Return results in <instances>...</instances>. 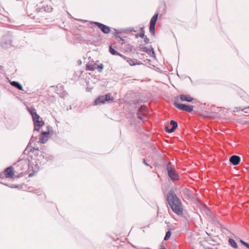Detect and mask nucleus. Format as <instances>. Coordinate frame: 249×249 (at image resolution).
I'll use <instances>...</instances> for the list:
<instances>
[{
    "label": "nucleus",
    "mask_w": 249,
    "mask_h": 249,
    "mask_svg": "<svg viewBox=\"0 0 249 249\" xmlns=\"http://www.w3.org/2000/svg\"><path fill=\"white\" fill-rule=\"evenodd\" d=\"M166 170L168 172V175L172 180H178L179 179V176L173 167L171 162L167 163L166 165Z\"/></svg>",
    "instance_id": "2"
},
{
    "label": "nucleus",
    "mask_w": 249,
    "mask_h": 249,
    "mask_svg": "<svg viewBox=\"0 0 249 249\" xmlns=\"http://www.w3.org/2000/svg\"><path fill=\"white\" fill-rule=\"evenodd\" d=\"M41 11H44L46 12H50L52 11L53 8L51 6L48 5H43L41 9Z\"/></svg>",
    "instance_id": "19"
},
{
    "label": "nucleus",
    "mask_w": 249,
    "mask_h": 249,
    "mask_svg": "<svg viewBox=\"0 0 249 249\" xmlns=\"http://www.w3.org/2000/svg\"><path fill=\"white\" fill-rule=\"evenodd\" d=\"M167 200L172 211L178 215H182L183 208L181 202L173 191H170L167 194Z\"/></svg>",
    "instance_id": "1"
},
{
    "label": "nucleus",
    "mask_w": 249,
    "mask_h": 249,
    "mask_svg": "<svg viewBox=\"0 0 249 249\" xmlns=\"http://www.w3.org/2000/svg\"><path fill=\"white\" fill-rule=\"evenodd\" d=\"M12 36L10 34L4 35L1 40L0 46L3 49H8L12 46Z\"/></svg>",
    "instance_id": "3"
},
{
    "label": "nucleus",
    "mask_w": 249,
    "mask_h": 249,
    "mask_svg": "<svg viewBox=\"0 0 249 249\" xmlns=\"http://www.w3.org/2000/svg\"><path fill=\"white\" fill-rule=\"evenodd\" d=\"M60 88H61L62 89H63V86H60Z\"/></svg>",
    "instance_id": "37"
},
{
    "label": "nucleus",
    "mask_w": 249,
    "mask_h": 249,
    "mask_svg": "<svg viewBox=\"0 0 249 249\" xmlns=\"http://www.w3.org/2000/svg\"><path fill=\"white\" fill-rule=\"evenodd\" d=\"M32 118L34 123V130L38 131L40 127L43 126L44 123L38 115V117H33Z\"/></svg>",
    "instance_id": "6"
},
{
    "label": "nucleus",
    "mask_w": 249,
    "mask_h": 249,
    "mask_svg": "<svg viewBox=\"0 0 249 249\" xmlns=\"http://www.w3.org/2000/svg\"><path fill=\"white\" fill-rule=\"evenodd\" d=\"M49 134V131H43L39 137V142L41 143H46L48 140Z\"/></svg>",
    "instance_id": "9"
},
{
    "label": "nucleus",
    "mask_w": 249,
    "mask_h": 249,
    "mask_svg": "<svg viewBox=\"0 0 249 249\" xmlns=\"http://www.w3.org/2000/svg\"><path fill=\"white\" fill-rule=\"evenodd\" d=\"M146 108H147L145 106H142L141 107L138 109L137 112V116L139 119L142 121L144 120L145 117L142 115V114L141 112L145 111Z\"/></svg>",
    "instance_id": "11"
},
{
    "label": "nucleus",
    "mask_w": 249,
    "mask_h": 249,
    "mask_svg": "<svg viewBox=\"0 0 249 249\" xmlns=\"http://www.w3.org/2000/svg\"><path fill=\"white\" fill-rule=\"evenodd\" d=\"M92 23L96 25L104 34H107L110 32V28L105 24L98 22H92Z\"/></svg>",
    "instance_id": "7"
},
{
    "label": "nucleus",
    "mask_w": 249,
    "mask_h": 249,
    "mask_svg": "<svg viewBox=\"0 0 249 249\" xmlns=\"http://www.w3.org/2000/svg\"><path fill=\"white\" fill-rule=\"evenodd\" d=\"M159 13H156L152 17L150 22L149 31L150 33L155 36V25L158 19Z\"/></svg>",
    "instance_id": "5"
},
{
    "label": "nucleus",
    "mask_w": 249,
    "mask_h": 249,
    "mask_svg": "<svg viewBox=\"0 0 249 249\" xmlns=\"http://www.w3.org/2000/svg\"><path fill=\"white\" fill-rule=\"evenodd\" d=\"M240 242L241 243L244 245V246H245L246 248H247L248 249H249V244L245 242L244 241L242 240H240Z\"/></svg>",
    "instance_id": "28"
},
{
    "label": "nucleus",
    "mask_w": 249,
    "mask_h": 249,
    "mask_svg": "<svg viewBox=\"0 0 249 249\" xmlns=\"http://www.w3.org/2000/svg\"><path fill=\"white\" fill-rule=\"evenodd\" d=\"M105 96L106 101H113V98L110 93L106 94Z\"/></svg>",
    "instance_id": "25"
},
{
    "label": "nucleus",
    "mask_w": 249,
    "mask_h": 249,
    "mask_svg": "<svg viewBox=\"0 0 249 249\" xmlns=\"http://www.w3.org/2000/svg\"><path fill=\"white\" fill-rule=\"evenodd\" d=\"M174 104L175 107L178 109L181 110L186 111L188 112H191L194 109V106L192 105L180 104L178 103L177 102H175Z\"/></svg>",
    "instance_id": "4"
},
{
    "label": "nucleus",
    "mask_w": 249,
    "mask_h": 249,
    "mask_svg": "<svg viewBox=\"0 0 249 249\" xmlns=\"http://www.w3.org/2000/svg\"><path fill=\"white\" fill-rule=\"evenodd\" d=\"M247 108H249V106L248 107H244V108H242L241 107H236L235 108V109L237 111H238L239 110H244Z\"/></svg>",
    "instance_id": "30"
},
{
    "label": "nucleus",
    "mask_w": 249,
    "mask_h": 249,
    "mask_svg": "<svg viewBox=\"0 0 249 249\" xmlns=\"http://www.w3.org/2000/svg\"><path fill=\"white\" fill-rule=\"evenodd\" d=\"M139 37H144V31L143 28H141V32L140 34H136L135 35V37L138 38Z\"/></svg>",
    "instance_id": "24"
},
{
    "label": "nucleus",
    "mask_w": 249,
    "mask_h": 249,
    "mask_svg": "<svg viewBox=\"0 0 249 249\" xmlns=\"http://www.w3.org/2000/svg\"><path fill=\"white\" fill-rule=\"evenodd\" d=\"M58 94H59L58 92H57ZM59 95H60V96L62 97L63 96H64V95H65V93L64 92L63 93H59Z\"/></svg>",
    "instance_id": "33"
},
{
    "label": "nucleus",
    "mask_w": 249,
    "mask_h": 249,
    "mask_svg": "<svg viewBox=\"0 0 249 249\" xmlns=\"http://www.w3.org/2000/svg\"><path fill=\"white\" fill-rule=\"evenodd\" d=\"M144 42L146 43V44H148L149 42V39L148 38H147V37H145L144 38Z\"/></svg>",
    "instance_id": "32"
},
{
    "label": "nucleus",
    "mask_w": 249,
    "mask_h": 249,
    "mask_svg": "<svg viewBox=\"0 0 249 249\" xmlns=\"http://www.w3.org/2000/svg\"><path fill=\"white\" fill-rule=\"evenodd\" d=\"M103 68H104L103 65L102 64H101L100 65H99V66H97V69H98L99 72H102L103 71Z\"/></svg>",
    "instance_id": "29"
},
{
    "label": "nucleus",
    "mask_w": 249,
    "mask_h": 249,
    "mask_svg": "<svg viewBox=\"0 0 249 249\" xmlns=\"http://www.w3.org/2000/svg\"><path fill=\"white\" fill-rule=\"evenodd\" d=\"M106 102L105 97L104 95L99 96L94 101V105H98L101 104H104Z\"/></svg>",
    "instance_id": "14"
},
{
    "label": "nucleus",
    "mask_w": 249,
    "mask_h": 249,
    "mask_svg": "<svg viewBox=\"0 0 249 249\" xmlns=\"http://www.w3.org/2000/svg\"><path fill=\"white\" fill-rule=\"evenodd\" d=\"M230 162L233 165H238L240 161V157L237 155H232L230 158Z\"/></svg>",
    "instance_id": "12"
},
{
    "label": "nucleus",
    "mask_w": 249,
    "mask_h": 249,
    "mask_svg": "<svg viewBox=\"0 0 249 249\" xmlns=\"http://www.w3.org/2000/svg\"><path fill=\"white\" fill-rule=\"evenodd\" d=\"M43 158L46 160L47 161L50 160H53V157L51 155H48V154H45V155L43 156Z\"/></svg>",
    "instance_id": "27"
},
{
    "label": "nucleus",
    "mask_w": 249,
    "mask_h": 249,
    "mask_svg": "<svg viewBox=\"0 0 249 249\" xmlns=\"http://www.w3.org/2000/svg\"><path fill=\"white\" fill-rule=\"evenodd\" d=\"M124 59L126 60V61L130 64L131 66H134L136 65V62L137 61L135 59H131L130 58H127L125 56V58H124Z\"/></svg>",
    "instance_id": "22"
},
{
    "label": "nucleus",
    "mask_w": 249,
    "mask_h": 249,
    "mask_svg": "<svg viewBox=\"0 0 249 249\" xmlns=\"http://www.w3.org/2000/svg\"><path fill=\"white\" fill-rule=\"evenodd\" d=\"M11 188H15V187H17V186H15V185L14 184H10V185L9 186Z\"/></svg>",
    "instance_id": "35"
},
{
    "label": "nucleus",
    "mask_w": 249,
    "mask_h": 249,
    "mask_svg": "<svg viewBox=\"0 0 249 249\" xmlns=\"http://www.w3.org/2000/svg\"><path fill=\"white\" fill-rule=\"evenodd\" d=\"M11 86H13L14 87L17 88L18 90H23V87L22 85L18 82L17 81H11L10 82Z\"/></svg>",
    "instance_id": "18"
},
{
    "label": "nucleus",
    "mask_w": 249,
    "mask_h": 249,
    "mask_svg": "<svg viewBox=\"0 0 249 249\" xmlns=\"http://www.w3.org/2000/svg\"><path fill=\"white\" fill-rule=\"evenodd\" d=\"M4 174L6 178H13L14 176L13 167L10 166L6 168L4 170Z\"/></svg>",
    "instance_id": "10"
},
{
    "label": "nucleus",
    "mask_w": 249,
    "mask_h": 249,
    "mask_svg": "<svg viewBox=\"0 0 249 249\" xmlns=\"http://www.w3.org/2000/svg\"><path fill=\"white\" fill-rule=\"evenodd\" d=\"M179 98L182 101H186L188 102H192L194 100V99L190 95L185 94H180L179 95Z\"/></svg>",
    "instance_id": "13"
},
{
    "label": "nucleus",
    "mask_w": 249,
    "mask_h": 249,
    "mask_svg": "<svg viewBox=\"0 0 249 249\" xmlns=\"http://www.w3.org/2000/svg\"><path fill=\"white\" fill-rule=\"evenodd\" d=\"M143 163L146 165V166H149V164L146 162V160L145 159H143Z\"/></svg>",
    "instance_id": "34"
},
{
    "label": "nucleus",
    "mask_w": 249,
    "mask_h": 249,
    "mask_svg": "<svg viewBox=\"0 0 249 249\" xmlns=\"http://www.w3.org/2000/svg\"><path fill=\"white\" fill-rule=\"evenodd\" d=\"M171 235V232L170 231H167L166 232L165 236L164 238V240H165V241L168 240L170 238Z\"/></svg>",
    "instance_id": "26"
},
{
    "label": "nucleus",
    "mask_w": 249,
    "mask_h": 249,
    "mask_svg": "<svg viewBox=\"0 0 249 249\" xmlns=\"http://www.w3.org/2000/svg\"><path fill=\"white\" fill-rule=\"evenodd\" d=\"M28 110L32 115V118L33 117H38V114L36 113V110L34 108L28 107Z\"/></svg>",
    "instance_id": "20"
},
{
    "label": "nucleus",
    "mask_w": 249,
    "mask_h": 249,
    "mask_svg": "<svg viewBox=\"0 0 249 249\" xmlns=\"http://www.w3.org/2000/svg\"><path fill=\"white\" fill-rule=\"evenodd\" d=\"M109 53L112 55H119L123 58H125V56L120 54L119 52L116 51L114 48H112V46L110 45L109 48Z\"/></svg>",
    "instance_id": "16"
},
{
    "label": "nucleus",
    "mask_w": 249,
    "mask_h": 249,
    "mask_svg": "<svg viewBox=\"0 0 249 249\" xmlns=\"http://www.w3.org/2000/svg\"><path fill=\"white\" fill-rule=\"evenodd\" d=\"M140 50L143 52H145L147 54L150 55L151 54V53L154 55L155 54V52H154V51L153 50V49L152 48H151L150 49H148L147 47H140Z\"/></svg>",
    "instance_id": "15"
},
{
    "label": "nucleus",
    "mask_w": 249,
    "mask_h": 249,
    "mask_svg": "<svg viewBox=\"0 0 249 249\" xmlns=\"http://www.w3.org/2000/svg\"><path fill=\"white\" fill-rule=\"evenodd\" d=\"M96 64H87L86 66V69L88 71H92L96 69L95 67Z\"/></svg>",
    "instance_id": "23"
},
{
    "label": "nucleus",
    "mask_w": 249,
    "mask_h": 249,
    "mask_svg": "<svg viewBox=\"0 0 249 249\" xmlns=\"http://www.w3.org/2000/svg\"><path fill=\"white\" fill-rule=\"evenodd\" d=\"M150 167V168L152 169V166H149Z\"/></svg>",
    "instance_id": "38"
},
{
    "label": "nucleus",
    "mask_w": 249,
    "mask_h": 249,
    "mask_svg": "<svg viewBox=\"0 0 249 249\" xmlns=\"http://www.w3.org/2000/svg\"><path fill=\"white\" fill-rule=\"evenodd\" d=\"M160 249H166V248H165V247L163 245H161L160 246Z\"/></svg>",
    "instance_id": "36"
},
{
    "label": "nucleus",
    "mask_w": 249,
    "mask_h": 249,
    "mask_svg": "<svg viewBox=\"0 0 249 249\" xmlns=\"http://www.w3.org/2000/svg\"><path fill=\"white\" fill-rule=\"evenodd\" d=\"M115 33L114 34V35L116 37V38H120L122 41H124V39H122L120 36H118V34H119L120 33H119L116 30H115Z\"/></svg>",
    "instance_id": "31"
},
{
    "label": "nucleus",
    "mask_w": 249,
    "mask_h": 249,
    "mask_svg": "<svg viewBox=\"0 0 249 249\" xmlns=\"http://www.w3.org/2000/svg\"><path fill=\"white\" fill-rule=\"evenodd\" d=\"M35 150H37V151L39 150L38 148H36L35 147H32V146H30V143H29V144L27 145L26 149L24 150L23 153L24 154H28L30 152H33Z\"/></svg>",
    "instance_id": "17"
},
{
    "label": "nucleus",
    "mask_w": 249,
    "mask_h": 249,
    "mask_svg": "<svg viewBox=\"0 0 249 249\" xmlns=\"http://www.w3.org/2000/svg\"><path fill=\"white\" fill-rule=\"evenodd\" d=\"M170 124L172 125L171 128H169L168 126H165V131L169 133L173 132L178 126V123L174 120H171L170 122Z\"/></svg>",
    "instance_id": "8"
},
{
    "label": "nucleus",
    "mask_w": 249,
    "mask_h": 249,
    "mask_svg": "<svg viewBox=\"0 0 249 249\" xmlns=\"http://www.w3.org/2000/svg\"><path fill=\"white\" fill-rule=\"evenodd\" d=\"M229 243L231 247H232L234 249H237L238 246L236 243V242L232 238L229 239Z\"/></svg>",
    "instance_id": "21"
}]
</instances>
